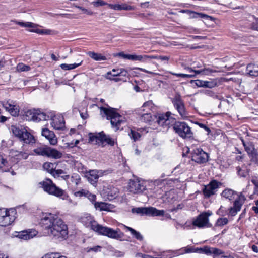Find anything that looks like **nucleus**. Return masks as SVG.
Returning a JSON list of instances; mask_svg holds the SVG:
<instances>
[{
    "instance_id": "1",
    "label": "nucleus",
    "mask_w": 258,
    "mask_h": 258,
    "mask_svg": "<svg viewBox=\"0 0 258 258\" xmlns=\"http://www.w3.org/2000/svg\"><path fill=\"white\" fill-rule=\"evenodd\" d=\"M41 227L47 230V233L55 239L62 241L68 237V226L56 215L46 214L40 222Z\"/></svg>"
},
{
    "instance_id": "2",
    "label": "nucleus",
    "mask_w": 258,
    "mask_h": 258,
    "mask_svg": "<svg viewBox=\"0 0 258 258\" xmlns=\"http://www.w3.org/2000/svg\"><path fill=\"white\" fill-rule=\"evenodd\" d=\"M54 116V112L51 111L47 113L42 112L40 109H29L24 112L23 118L27 121L39 122L42 120H47Z\"/></svg>"
},
{
    "instance_id": "3",
    "label": "nucleus",
    "mask_w": 258,
    "mask_h": 258,
    "mask_svg": "<svg viewBox=\"0 0 258 258\" xmlns=\"http://www.w3.org/2000/svg\"><path fill=\"white\" fill-rule=\"evenodd\" d=\"M93 227V231L99 235L106 236L110 238L121 240L124 236L123 233L118 228L114 230L112 228L100 225L97 222Z\"/></svg>"
},
{
    "instance_id": "4",
    "label": "nucleus",
    "mask_w": 258,
    "mask_h": 258,
    "mask_svg": "<svg viewBox=\"0 0 258 258\" xmlns=\"http://www.w3.org/2000/svg\"><path fill=\"white\" fill-rule=\"evenodd\" d=\"M100 109L101 111L104 112L107 119L110 120L112 127L115 128L116 131L119 130L121 124L124 121L123 120V117L116 112V109L110 107L108 108L101 107Z\"/></svg>"
},
{
    "instance_id": "5",
    "label": "nucleus",
    "mask_w": 258,
    "mask_h": 258,
    "mask_svg": "<svg viewBox=\"0 0 258 258\" xmlns=\"http://www.w3.org/2000/svg\"><path fill=\"white\" fill-rule=\"evenodd\" d=\"M39 187L42 188L45 192L49 195L60 198L64 194V191L57 187L50 179L45 178L39 183Z\"/></svg>"
},
{
    "instance_id": "6",
    "label": "nucleus",
    "mask_w": 258,
    "mask_h": 258,
    "mask_svg": "<svg viewBox=\"0 0 258 258\" xmlns=\"http://www.w3.org/2000/svg\"><path fill=\"white\" fill-rule=\"evenodd\" d=\"M173 130L180 137L184 139L193 138L194 133L187 123L184 121H177L174 126Z\"/></svg>"
},
{
    "instance_id": "7",
    "label": "nucleus",
    "mask_w": 258,
    "mask_h": 258,
    "mask_svg": "<svg viewBox=\"0 0 258 258\" xmlns=\"http://www.w3.org/2000/svg\"><path fill=\"white\" fill-rule=\"evenodd\" d=\"M11 130L13 134L19 138L21 141L26 144H32L35 143V140L33 135L25 129L20 128L19 127L12 125Z\"/></svg>"
},
{
    "instance_id": "8",
    "label": "nucleus",
    "mask_w": 258,
    "mask_h": 258,
    "mask_svg": "<svg viewBox=\"0 0 258 258\" xmlns=\"http://www.w3.org/2000/svg\"><path fill=\"white\" fill-rule=\"evenodd\" d=\"M33 151L36 155L54 159L60 158L62 156V154L60 152L47 146L38 147L34 149Z\"/></svg>"
},
{
    "instance_id": "9",
    "label": "nucleus",
    "mask_w": 258,
    "mask_h": 258,
    "mask_svg": "<svg viewBox=\"0 0 258 258\" xmlns=\"http://www.w3.org/2000/svg\"><path fill=\"white\" fill-rule=\"evenodd\" d=\"M191 160L198 164H202L207 163L209 158L207 153L201 147H195L191 151Z\"/></svg>"
},
{
    "instance_id": "10",
    "label": "nucleus",
    "mask_w": 258,
    "mask_h": 258,
    "mask_svg": "<svg viewBox=\"0 0 258 258\" xmlns=\"http://www.w3.org/2000/svg\"><path fill=\"white\" fill-rule=\"evenodd\" d=\"M132 212L142 215H146L150 216H163L165 213L164 210H158L152 207L135 208L132 209Z\"/></svg>"
},
{
    "instance_id": "11",
    "label": "nucleus",
    "mask_w": 258,
    "mask_h": 258,
    "mask_svg": "<svg viewBox=\"0 0 258 258\" xmlns=\"http://www.w3.org/2000/svg\"><path fill=\"white\" fill-rule=\"evenodd\" d=\"M15 214L13 210L10 212L6 209H0V226L6 227L11 225L15 219Z\"/></svg>"
},
{
    "instance_id": "12",
    "label": "nucleus",
    "mask_w": 258,
    "mask_h": 258,
    "mask_svg": "<svg viewBox=\"0 0 258 258\" xmlns=\"http://www.w3.org/2000/svg\"><path fill=\"white\" fill-rule=\"evenodd\" d=\"M212 214V212L210 211L202 213L192 221V225L199 228H203L206 226L207 227H211L212 225L209 223L208 217L211 216Z\"/></svg>"
},
{
    "instance_id": "13",
    "label": "nucleus",
    "mask_w": 258,
    "mask_h": 258,
    "mask_svg": "<svg viewBox=\"0 0 258 258\" xmlns=\"http://www.w3.org/2000/svg\"><path fill=\"white\" fill-rule=\"evenodd\" d=\"M174 107L178 111L179 114L183 119L188 117V113L186 110L184 104L179 94H176L172 99Z\"/></svg>"
},
{
    "instance_id": "14",
    "label": "nucleus",
    "mask_w": 258,
    "mask_h": 258,
    "mask_svg": "<svg viewBox=\"0 0 258 258\" xmlns=\"http://www.w3.org/2000/svg\"><path fill=\"white\" fill-rule=\"evenodd\" d=\"M222 183L216 180H212L208 185H205L203 193L205 198H208L216 194Z\"/></svg>"
},
{
    "instance_id": "15",
    "label": "nucleus",
    "mask_w": 258,
    "mask_h": 258,
    "mask_svg": "<svg viewBox=\"0 0 258 258\" xmlns=\"http://www.w3.org/2000/svg\"><path fill=\"white\" fill-rule=\"evenodd\" d=\"M152 104H153L152 101H147L145 102L141 107V111L144 112V113H139L140 115V119L142 121L146 123H149L152 121V117L150 113V108L151 107Z\"/></svg>"
},
{
    "instance_id": "16",
    "label": "nucleus",
    "mask_w": 258,
    "mask_h": 258,
    "mask_svg": "<svg viewBox=\"0 0 258 258\" xmlns=\"http://www.w3.org/2000/svg\"><path fill=\"white\" fill-rule=\"evenodd\" d=\"M1 104L6 110L8 111L12 116L16 117L19 115V107L15 102L9 100L2 101Z\"/></svg>"
},
{
    "instance_id": "17",
    "label": "nucleus",
    "mask_w": 258,
    "mask_h": 258,
    "mask_svg": "<svg viewBox=\"0 0 258 258\" xmlns=\"http://www.w3.org/2000/svg\"><path fill=\"white\" fill-rule=\"evenodd\" d=\"M245 146V151L247 152L251 160L254 162H258V150L255 148L253 143Z\"/></svg>"
},
{
    "instance_id": "18",
    "label": "nucleus",
    "mask_w": 258,
    "mask_h": 258,
    "mask_svg": "<svg viewBox=\"0 0 258 258\" xmlns=\"http://www.w3.org/2000/svg\"><path fill=\"white\" fill-rule=\"evenodd\" d=\"M43 168L54 177L56 176H59L61 174H64V171L62 169L55 170L56 165L55 163L46 162L43 165Z\"/></svg>"
},
{
    "instance_id": "19",
    "label": "nucleus",
    "mask_w": 258,
    "mask_h": 258,
    "mask_svg": "<svg viewBox=\"0 0 258 258\" xmlns=\"http://www.w3.org/2000/svg\"><path fill=\"white\" fill-rule=\"evenodd\" d=\"M145 187L138 180H130L128 183V190L133 194H138L144 190Z\"/></svg>"
},
{
    "instance_id": "20",
    "label": "nucleus",
    "mask_w": 258,
    "mask_h": 258,
    "mask_svg": "<svg viewBox=\"0 0 258 258\" xmlns=\"http://www.w3.org/2000/svg\"><path fill=\"white\" fill-rule=\"evenodd\" d=\"M80 222L86 227L90 228L93 230V226H95L97 222L95 221L93 217L90 214H84L80 218Z\"/></svg>"
},
{
    "instance_id": "21",
    "label": "nucleus",
    "mask_w": 258,
    "mask_h": 258,
    "mask_svg": "<svg viewBox=\"0 0 258 258\" xmlns=\"http://www.w3.org/2000/svg\"><path fill=\"white\" fill-rule=\"evenodd\" d=\"M41 135L49 141L51 145H55L57 144V139L53 131L47 128H42Z\"/></svg>"
},
{
    "instance_id": "22",
    "label": "nucleus",
    "mask_w": 258,
    "mask_h": 258,
    "mask_svg": "<svg viewBox=\"0 0 258 258\" xmlns=\"http://www.w3.org/2000/svg\"><path fill=\"white\" fill-rule=\"evenodd\" d=\"M52 120L51 125L54 128L58 130H62L65 127V121L64 118L62 116L56 117L55 114L52 118H49Z\"/></svg>"
},
{
    "instance_id": "23",
    "label": "nucleus",
    "mask_w": 258,
    "mask_h": 258,
    "mask_svg": "<svg viewBox=\"0 0 258 258\" xmlns=\"http://www.w3.org/2000/svg\"><path fill=\"white\" fill-rule=\"evenodd\" d=\"M37 233L38 232L35 230L29 229L19 232L17 237L20 239L27 240L33 238Z\"/></svg>"
},
{
    "instance_id": "24",
    "label": "nucleus",
    "mask_w": 258,
    "mask_h": 258,
    "mask_svg": "<svg viewBox=\"0 0 258 258\" xmlns=\"http://www.w3.org/2000/svg\"><path fill=\"white\" fill-rule=\"evenodd\" d=\"M194 81L196 85L198 87L212 88L217 86V82L214 80H211L210 81L196 80Z\"/></svg>"
},
{
    "instance_id": "25",
    "label": "nucleus",
    "mask_w": 258,
    "mask_h": 258,
    "mask_svg": "<svg viewBox=\"0 0 258 258\" xmlns=\"http://www.w3.org/2000/svg\"><path fill=\"white\" fill-rule=\"evenodd\" d=\"M116 56L121 57L124 59L132 60H138L141 62H145L144 55H136V54H127L124 53L123 52H119L116 55Z\"/></svg>"
},
{
    "instance_id": "26",
    "label": "nucleus",
    "mask_w": 258,
    "mask_h": 258,
    "mask_svg": "<svg viewBox=\"0 0 258 258\" xmlns=\"http://www.w3.org/2000/svg\"><path fill=\"white\" fill-rule=\"evenodd\" d=\"M102 175V171H98L97 170H92L89 172L87 175V177L89 181L92 184H94L96 183L99 176Z\"/></svg>"
},
{
    "instance_id": "27",
    "label": "nucleus",
    "mask_w": 258,
    "mask_h": 258,
    "mask_svg": "<svg viewBox=\"0 0 258 258\" xmlns=\"http://www.w3.org/2000/svg\"><path fill=\"white\" fill-rule=\"evenodd\" d=\"M108 6L110 8L115 10H134L136 9V7L134 6L129 5L126 3H122L121 4H108Z\"/></svg>"
},
{
    "instance_id": "28",
    "label": "nucleus",
    "mask_w": 258,
    "mask_h": 258,
    "mask_svg": "<svg viewBox=\"0 0 258 258\" xmlns=\"http://www.w3.org/2000/svg\"><path fill=\"white\" fill-rule=\"evenodd\" d=\"M102 132H100L98 134H89V142L94 145H101L102 143Z\"/></svg>"
},
{
    "instance_id": "29",
    "label": "nucleus",
    "mask_w": 258,
    "mask_h": 258,
    "mask_svg": "<svg viewBox=\"0 0 258 258\" xmlns=\"http://www.w3.org/2000/svg\"><path fill=\"white\" fill-rule=\"evenodd\" d=\"M11 167L12 164L3 155L0 154V170L3 172H8Z\"/></svg>"
},
{
    "instance_id": "30",
    "label": "nucleus",
    "mask_w": 258,
    "mask_h": 258,
    "mask_svg": "<svg viewBox=\"0 0 258 258\" xmlns=\"http://www.w3.org/2000/svg\"><path fill=\"white\" fill-rule=\"evenodd\" d=\"M246 72L250 76H258V65L252 63L248 64L247 66Z\"/></svg>"
},
{
    "instance_id": "31",
    "label": "nucleus",
    "mask_w": 258,
    "mask_h": 258,
    "mask_svg": "<svg viewBox=\"0 0 258 258\" xmlns=\"http://www.w3.org/2000/svg\"><path fill=\"white\" fill-rule=\"evenodd\" d=\"M186 12L187 13V14L189 15L190 18H204L208 20H212V17L211 16H209L206 14H203V13H197L194 11H191L190 10H187Z\"/></svg>"
},
{
    "instance_id": "32",
    "label": "nucleus",
    "mask_w": 258,
    "mask_h": 258,
    "mask_svg": "<svg viewBox=\"0 0 258 258\" xmlns=\"http://www.w3.org/2000/svg\"><path fill=\"white\" fill-rule=\"evenodd\" d=\"M87 55L92 59L95 61L106 60L107 58L106 56L98 53L94 51H89L87 52Z\"/></svg>"
},
{
    "instance_id": "33",
    "label": "nucleus",
    "mask_w": 258,
    "mask_h": 258,
    "mask_svg": "<svg viewBox=\"0 0 258 258\" xmlns=\"http://www.w3.org/2000/svg\"><path fill=\"white\" fill-rule=\"evenodd\" d=\"M125 228L128 231L130 232L131 234L132 235L133 237H134L136 239H137V240H138V241H139L140 242L143 241L144 237H143V236L141 234V233H140L139 232L136 231L134 229H133V228H132L131 227L126 226H125Z\"/></svg>"
},
{
    "instance_id": "34",
    "label": "nucleus",
    "mask_w": 258,
    "mask_h": 258,
    "mask_svg": "<svg viewBox=\"0 0 258 258\" xmlns=\"http://www.w3.org/2000/svg\"><path fill=\"white\" fill-rule=\"evenodd\" d=\"M105 143L107 144L113 146L114 145L116 142L115 141L114 139L111 138L110 136L105 135L103 133L102 134V143L101 145L104 146V143Z\"/></svg>"
},
{
    "instance_id": "35",
    "label": "nucleus",
    "mask_w": 258,
    "mask_h": 258,
    "mask_svg": "<svg viewBox=\"0 0 258 258\" xmlns=\"http://www.w3.org/2000/svg\"><path fill=\"white\" fill-rule=\"evenodd\" d=\"M168 115H172V113L170 112H167L165 114H161L158 116L156 121L159 125L164 127L165 123L167 122Z\"/></svg>"
},
{
    "instance_id": "36",
    "label": "nucleus",
    "mask_w": 258,
    "mask_h": 258,
    "mask_svg": "<svg viewBox=\"0 0 258 258\" xmlns=\"http://www.w3.org/2000/svg\"><path fill=\"white\" fill-rule=\"evenodd\" d=\"M236 195V192L230 189H226L223 191L221 196L226 199L232 201L234 199V195Z\"/></svg>"
},
{
    "instance_id": "37",
    "label": "nucleus",
    "mask_w": 258,
    "mask_h": 258,
    "mask_svg": "<svg viewBox=\"0 0 258 258\" xmlns=\"http://www.w3.org/2000/svg\"><path fill=\"white\" fill-rule=\"evenodd\" d=\"M94 206L96 209L100 211H107L109 209L108 204L104 202H96L94 203Z\"/></svg>"
},
{
    "instance_id": "38",
    "label": "nucleus",
    "mask_w": 258,
    "mask_h": 258,
    "mask_svg": "<svg viewBox=\"0 0 258 258\" xmlns=\"http://www.w3.org/2000/svg\"><path fill=\"white\" fill-rule=\"evenodd\" d=\"M144 57H145V62H146L148 59H160L162 61L168 60L169 59V57L167 56H155V55H144Z\"/></svg>"
},
{
    "instance_id": "39",
    "label": "nucleus",
    "mask_w": 258,
    "mask_h": 258,
    "mask_svg": "<svg viewBox=\"0 0 258 258\" xmlns=\"http://www.w3.org/2000/svg\"><path fill=\"white\" fill-rule=\"evenodd\" d=\"M171 115H168L167 118L166 119L167 122L165 123L164 127H169L170 125L173 127L174 124L177 122L176 119Z\"/></svg>"
},
{
    "instance_id": "40",
    "label": "nucleus",
    "mask_w": 258,
    "mask_h": 258,
    "mask_svg": "<svg viewBox=\"0 0 258 258\" xmlns=\"http://www.w3.org/2000/svg\"><path fill=\"white\" fill-rule=\"evenodd\" d=\"M228 220L227 218H218L215 224V227H223V226L227 224Z\"/></svg>"
},
{
    "instance_id": "41",
    "label": "nucleus",
    "mask_w": 258,
    "mask_h": 258,
    "mask_svg": "<svg viewBox=\"0 0 258 258\" xmlns=\"http://www.w3.org/2000/svg\"><path fill=\"white\" fill-rule=\"evenodd\" d=\"M187 70L189 71V73H191V74H195V76L196 75V74H200L201 73L206 74L208 72H210V70L208 69H201L199 70H194L191 68H188Z\"/></svg>"
},
{
    "instance_id": "42",
    "label": "nucleus",
    "mask_w": 258,
    "mask_h": 258,
    "mask_svg": "<svg viewBox=\"0 0 258 258\" xmlns=\"http://www.w3.org/2000/svg\"><path fill=\"white\" fill-rule=\"evenodd\" d=\"M204 93L209 97H211L214 99H217L218 100H220L221 96L217 94L216 93L214 92L212 90H206L204 91Z\"/></svg>"
},
{
    "instance_id": "43",
    "label": "nucleus",
    "mask_w": 258,
    "mask_h": 258,
    "mask_svg": "<svg viewBox=\"0 0 258 258\" xmlns=\"http://www.w3.org/2000/svg\"><path fill=\"white\" fill-rule=\"evenodd\" d=\"M70 179L71 181L76 186L79 184L81 180L80 176L76 173L73 174L71 177H70Z\"/></svg>"
},
{
    "instance_id": "44",
    "label": "nucleus",
    "mask_w": 258,
    "mask_h": 258,
    "mask_svg": "<svg viewBox=\"0 0 258 258\" xmlns=\"http://www.w3.org/2000/svg\"><path fill=\"white\" fill-rule=\"evenodd\" d=\"M43 258H67L59 253H50L45 254Z\"/></svg>"
},
{
    "instance_id": "45",
    "label": "nucleus",
    "mask_w": 258,
    "mask_h": 258,
    "mask_svg": "<svg viewBox=\"0 0 258 258\" xmlns=\"http://www.w3.org/2000/svg\"><path fill=\"white\" fill-rule=\"evenodd\" d=\"M17 70L20 72L28 71L30 70V67L22 63H19L17 66Z\"/></svg>"
},
{
    "instance_id": "46",
    "label": "nucleus",
    "mask_w": 258,
    "mask_h": 258,
    "mask_svg": "<svg viewBox=\"0 0 258 258\" xmlns=\"http://www.w3.org/2000/svg\"><path fill=\"white\" fill-rule=\"evenodd\" d=\"M28 153L22 151L18 152V154L15 155L16 159L19 160L26 159L28 157Z\"/></svg>"
},
{
    "instance_id": "47",
    "label": "nucleus",
    "mask_w": 258,
    "mask_h": 258,
    "mask_svg": "<svg viewBox=\"0 0 258 258\" xmlns=\"http://www.w3.org/2000/svg\"><path fill=\"white\" fill-rule=\"evenodd\" d=\"M128 75V72L124 69H120L119 72H118L116 74H113L112 76L117 77V76H123L126 77Z\"/></svg>"
},
{
    "instance_id": "48",
    "label": "nucleus",
    "mask_w": 258,
    "mask_h": 258,
    "mask_svg": "<svg viewBox=\"0 0 258 258\" xmlns=\"http://www.w3.org/2000/svg\"><path fill=\"white\" fill-rule=\"evenodd\" d=\"M251 181L254 185L253 194L258 196V178L253 177Z\"/></svg>"
},
{
    "instance_id": "49",
    "label": "nucleus",
    "mask_w": 258,
    "mask_h": 258,
    "mask_svg": "<svg viewBox=\"0 0 258 258\" xmlns=\"http://www.w3.org/2000/svg\"><path fill=\"white\" fill-rule=\"evenodd\" d=\"M212 247H210L208 246H204L203 248H201L200 249V250L201 252L203 253L207 254V255H211L212 254Z\"/></svg>"
},
{
    "instance_id": "50",
    "label": "nucleus",
    "mask_w": 258,
    "mask_h": 258,
    "mask_svg": "<svg viewBox=\"0 0 258 258\" xmlns=\"http://www.w3.org/2000/svg\"><path fill=\"white\" fill-rule=\"evenodd\" d=\"M212 254H213L214 256H219L221 255L223 256V254H224V252L221 250L220 249L212 247Z\"/></svg>"
},
{
    "instance_id": "51",
    "label": "nucleus",
    "mask_w": 258,
    "mask_h": 258,
    "mask_svg": "<svg viewBox=\"0 0 258 258\" xmlns=\"http://www.w3.org/2000/svg\"><path fill=\"white\" fill-rule=\"evenodd\" d=\"M129 135L131 138L133 139L134 141L138 140L141 137V135L139 133L133 130H131V133L129 134Z\"/></svg>"
},
{
    "instance_id": "52",
    "label": "nucleus",
    "mask_w": 258,
    "mask_h": 258,
    "mask_svg": "<svg viewBox=\"0 0 258 258\" xmlns=\"http://www.w3.org/2000/svg\"><path fill=\"white\" fill-rule=\"evenodd\" d=\"M16 23L19 25L24 27H28V28H32L34 27V24L32 22H17Z\"/></svg>"
},
{
    "instance_id": "53",
    "label": "nucleus",
    "mask_w": 258,
    "mask_h": 258,
    "mask_svg": "<svg viewBox=\"0 0 258 258\" xmlns=\"http://www.w3.org/2000/svg\"><path fill=\"white\" fill-rule=\"evenodd\" d=\"M171 74L176 76L177 77H181L182 78H190L195 76V74H181V73H171Z\"/></svg>"
},
{
    "instance_id": "54",
    "label": "nucleus",
    "mask_w": 258,
    "mask_h": 258,
    "mask_svg": "<svg viewBox=\"0 0 258 258\" xmlns=\"http://www.w3.org/2000/svg\"><path fill=\"white\" fill-rule=\"evenodd\" d=\"M89 191L86 190L85 189H82L81 190L75 192L74 195L76 197H86L87 195L88 194Z\"/></svg>"
},
{
    "instance_id": "55",
    "label": "nucleus",
    "mask_w": 258,
    "mask_h": 258,
    "mask_svg": "<svg viewBox=\"0 0 258 258\" xmlns=\"http://www.w3.org/2000/svg\"><path fill=\"white\" fill-rule=\"evenodd\" d=\"M74 6L82 11L83 13L86 14L88 15H92L93 14V12L91 11L86 9L82 7L79 6L77 5H74Z\"/></svg>"
},
{
    "instance_id": "56",
    "label": "nucleus",
    "mask_w": 258,
    "mask_h": 258,
    "mask_svg": "<svg viewBox=\"0 0 258 258\" xmlns=\"http://www.w3.org/2000/svg\"><path fill=\"white\" fill-rule=\"evenodd\" d=\"M92 4L95 7L102 6L105 5H108V4L102 0H97L96 1H94L92 3Z\"/></svg>"
},
{
    "instance_id": "57",
    "label": "nucleus",
    "mask_w": 258,
    "mask_h": 258,
    "mask_svg": "<svg viewBox=\"0 0 258 258\" xmlns=\"http://www.w3.org/2000/svg\"><path fill=\"white\" fill-rule=\"evenodd\" d=\"M94 205V203L96 202L95 200L96 199V196L94 194H92L90 193L89 191L88 192V194L87 195L86 197Z\"/></svg>"
},
{
    "instance_id": "58",
    "label": "nucleus",
    "mask_w": 258,
    "mask_h": 258,
    "mask_svg": "<svg viewBox=\"0 0 258 258\" xmlns=\"http://www.w3.org/2000/svg\"><path fill=\"white\" fill-rule=\"evenodd\" d=\"M111 75L112 76V74L111 72H108L106 74L105 77L107 79H109L110 80H113V81H114L116 82L120 81L121 80V79H120L119 78H112L110 76Z\"/></svg>"
},
{
    "instance_id": "59",
    "label": "nucleus",
    "mask_w": 258,
    "mask_h": 258,
    "mask_svg": "<svg viewBox=\"0 0 258 258\" xmlns=\"http://www.w3.org/2000/svg\"><path fill=\"white\" fill-rule=\"evenodd\" d=\"M242 205L243 203H242V202H240V201H238L237 199H236L234 202L233 207L237 209V210L240 211Z\"/></svg>"
},
{
    "instance_id": "60",
    "label": "nucleus",
    "mask_w": 258,
    "mask_h": 258,
    "mask_svg": "<svg viewBox=\"0 0 258 258\" xmlns=\"http://www.w3.org/2000/svg\"><path fill=\"white\" fill-rule=\"evenodd\" d=\"M198 124L201 128H204L207 132V135L211 133V130L205 124L201 123H198Z\"/></svg>"
},
{
    "instance_id": "61",
    "label": "nucleus",
    "mask_w": 258,
    "mask_h": 258,
    "mask_svg": "<svg viewBox=\"0 0 258 258\" xmlns=\"http://www.w3.org/2000/svg\"><path fill=\"white\" fill-rule=\"evenodd\" d=\"M238 211H239L237 210V209L233 207L229 208V213L232 216H235L237 214Z\"/></svg>"
},
{
    "instance_id": "62",
    "label": "nucleus",
    "mask_w": 258,
    "mask_h": 258,
    "mask_svg": "<svg viewBox=\"0 0 258 258\" xmlns=\"http://www.w3.org/2000/svg\"><path fill=\"white\" fill-rule=\"evenodd\" d=\"M82 61H81L79 63H75L73 64H69V70H72L76 68L77 67L81 65Z\"/></svg>"
},
{
    "instance_id": "63",
    "label": "nucleus",
    "mask_w": 258,
    "mask_h": 258,
    "mask_svg": "<svg viewBox=\"0 0 258 258\" xmlns=\"http://www.w3.org/2000/svg\"><path fill=\"white\" fill-rule=\"evenodd\" d=\"M236 199L238 201H240V202H242V203L243 204L246 200V198L242 193H240L238 195V198Z\"/></svg>"
},
{
    "instance_id": "64",
    "label": "nucleus",
    "mask_w": 258,
    "mask_h": 258,
    "mask_svg": "<svg viewBox=\"0 0 258 258\" xmlns=\"http://www.w3.org/2000/svg\"><path fill=\"white\" fill-rule=\"evenodd\" d=\"M251 27L253 30L258 31V18L255 22L252 23Z\"/></svg>"
}]
</instances>
